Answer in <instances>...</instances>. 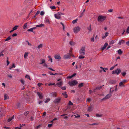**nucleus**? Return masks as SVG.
<instances>
[{"mask_svg": "<svg viewBox=\"0 0 129 129\" xmlns=\"http://www.w3.org/2000/svg\"><path fill=\"white\" fill-rule=\"evenodd\" d=\"M106 17L102 15L99 16L98 18V20L99 22H103L106 19Z\"/></svg>", "mask_w": 129, "mask_h": 129, "instance_id": "f257e3e1", "label": "nucleus"}, {"mask_svg": "<svg viewBox=\"0 0 129 129\" xmlns=\"http://www.w3.org/2000/svg\"><path fill=\"white\" fill-rule=\"evenodd\" d=\"M121 72V70L119 68L117 69L115 71H113L112 72V73L114 74H116L117 75H118Z\"/></svg>", "mask_w": 129, "mask_h": 129, "instance_id": "f03ea898", "label": "nucleus"}, {"mask_svg": "<svg viewBox=\"0 0 129 129\" xmlns=\"http://www.w3.org/2000/svg\"><path fill=\"white\" fill-rule=\"evenodd\" d=\"M78 83V82L76 80L72 81L71 82H69V85L71 86L74 85H75Z\"/></svg>", "mask_w": 129, "mask_h": 129, "instance_id": "7ed1b4c3", "label": "nucleus"}, {"mask_svg": "<svg viewBox=\"0 0 129 129\" xmlns=\"http://www.w3.org/2000/svg\"><path fill=\"white\" fill-rule=\"evenodd\" d=\"M80 54L83 55L85 54V50L84 47H83L81 48V49L80 51Z\"/></svg>", "mask_w": 129, "mask_h": 129, "instance_id": "20e7f679", "label": "nucleus"}, {"mask_svg": "<svg viewBox=\"0 0 129 129\" xmlns=\"http://www.w3.org/2000/svg\"><path fill=\"white\" fill-rule=\"evenodd\" d=\"M80 28L78 26L74 28V31L75 33H77L80 30Z\"/></svg>", "mask_w": 129, "mask_h": 129, "instance_id": "39448f33", "label": "nucleus"}, {"mask_svg": "<svg viewBox=\"0 0 129 129\" xmlns=\"http://www.w3.org/2000/svg\"><path fill=\"white\" fill-rule=\"evenodd\" d=\"M71 54L70 53H68L64 55L63 58L65 59H67L68 58H70Z\"/></svg>", "mask_w": 129, "mask_h": 129, "instance_id": "423d86ee", "label": "nucleus"}, {"mask_svg": "<svg viewBox=\"0 0 129 129\" xmlns=\"http://www.w3.org/2000/svg\"><path fill=\"white\" fill-rule=\"evenodd\" d=\"M112 96V94L111 93H109L108 94H107L106 96L103 99H102V100H106L108 99H109Z\"/></svg>", "mask_w": 129, "mask_h": 129, "instance_id": "0eeeda50", "label": "nucleus"}, {"mask_svg": "<svg viewBox=\"0 0 129 129\" xmlns=\"http://www.w3.org/2000/svg\"><path fill=\"white\" fill-rule=\"evenodd\" d=\"M61 100V98L60 97H59L55 99V100L54 101V102L55 103H59L60 102Z\"/></svg>", "mask_w": 129, "mask_h": 129, "instance_id": "6e6552de", "label": "nucleus"}, {"mask_svg": "<svg viewBox=\"0 0 129 129\" xmlns=\"http://www.w3.org/2000/svg\"><path fill=\"white\" fill-rule=\"evenodd\" d=\"M45 23H50V21L49 20V18L48 17H46L44 20Z\"/></svg>", "mask_w": 129, "mask_h": 129, "instance_id": "1a4fd4ad", "label": "nucleus"}, {"mask_svg": "<svg viewBox=\"0 0 129 129\" xmlns=\"http://www.w3.org/2000/svg\"><path fill=\"white\" fill-rule=\"evenodd\" d=\"M54 16L56 18L58 19H60L61 18L60 14L58 13L55 14Z\"/></svg>", "mask_w": 129, "mask_h": 129, "instance_id": "9d476101", "label": "nucleus"}, {"mask_svg": "<svg viewBox=\"0 0 129 129\" xmlns=\"http://www.w3.org/2000/svg\"><path fill=\"white\" fill-rule=\"evenodd\" d=\"M37 94L38 96L40 99H42L43 98V95L42 94L39 92H37Z\"/></svg>", "mask_w": 129, "mask_h": 129, "instance_id": "9b49d317", "label": "nucleus"}, {"mask_svg": "<svg viewBox=\"0 0 129 129\" xmlns=\"http://www.w3.org/2000/svg\"><path fill=\"white\" fill-rule=\"evenodd\" d=\"M102 88V86H98V87H96L93 90V91L94 92H96V90H100V89H101Z\"/></svg>", "mask_w": 129, "mask_h": 129, "instance_id": "f8f14e48", "label": "nucleus"}, {"mask_svg": "<svg viewBox=\"0 0 129 129\" xmlns=\"http://www.w3.org/2000/svg\"><path fill=\"white\" fill-rule=\"evenodd\" d=\"M22 12H20L19 14V16H20L21 15H23V14H24L25 13V10L24 9H23L22 10Z\"/></svg>", "mask_w": 129, "mask_h": 129, "instance_id": "ddd939ff", "label": "nucleus"}, {"mask_svg": "<svg viewBox=\"0 0 129 129\" xmlns=\"http://www.w3.org/2000/svg\"><path fill=\"white\" fill-rule=\"evenodd\" d=\"M93 107L91 106H90L88 108V111L89 112L93 110Z\"/></svg>", "mask_w": 129, "mask_h": 129, "instance_id": "4468645a", "label": "nucleus"}, {"mask_svg": "<svg viewBox=\"0 0 129 129\" xmlns=\"http://www.w3.org/2000/svg\"><path fill=\"white\" fill-rule=\"evenodd\" d=\"M36 27H34L31 28L27 30V31H31V32H33V30L36 29Z\"/></svg>", "mask_w": 129, "mask_h": 129, "instance_id": "2eb2a0df", "label": "nucleus"}, {"mask_svg": "<svg viewBox=\"0 0 129 129\" xmlns=\"http://www.w3.org/2000/svg\"><path fill=\"white\" fill-rule=\"evenodd\" d=\"M125 42L124 40H122L120 41L118 44L119 45H121L122 44H124L125 43Z\"/></svg>", "mask_w": 129, "mask_h": 129, "instance_id": "dca6fc26", "label": "nucleus"}, {"mask_svg": "<svg viewBox=\"0 0 129 129\" xmlns=\"http://www.w3.org/2000/svg\"><path fill=\"white\" fill-rule=\"evenodd\" d=\"M109 35V33L108 32H106L105 35L104 36H103L102 37V38L103 39H104L105 38H106Z\"/></svg>", "mask_w": 129, "mask_h": 129, "instance_id": "f3484780", "label": "nucleus"}, {"mask_svg": "<svg viewBox=\"0 0 129 129\" xmlns=\"http://www.w3.org/2000/svg\"><path fill=\"white\" fill-rule=\"evenodd\" d=\"M4 100H6L9 98V96L7 94L5 93L4 95Z\"/></svg>", "mask_w": 129, "mask_h": 129, "instance_id": "a211bd4d", "label": "nucleus"}, {"mask_svg": "<svg viewBox=\"0 0 129 129\" xmlns=\"http://www.w3.org/2000/svg\"><path fill=\"white\" fill-rule=\"evenodd\" d=\"M55 59H60L61 58L59 55H55Z\"/></svg>", "mask_w": 129, "mask_h": 129, "instance_id": "6ab92c4d", "label": "nucleus"}, {"mask_svg": "<svg viewBox=\"0 0 129 129\" xmlns=\"http://www.w3.org/2000/svg\"><path fill=\"white\" fill-rule=\"evenodd\" d=\"M40 61H41V62L40 63V64H42L43 63H44L45 62V61L44 59H41Z\"/></svg>", "mask_w": 129, "mask_h": 129, "instance_id": "aec40b11", "label": "nucleus"}, {"mask_svg": "<svg viewBox=\"0 0 129 129\" xmlns=\"http://www.w3.org/2000/svg\"><path fill=\"white\" fill-rule=\"evenodd\" d=\"M62 84V82L61 81L60 82L57 84V86H58L59 87H60V86H61Z\"/></svg>", "mask_w": 129, "mask_h": 129, "instance_id": "412c9836", "label": "nucleus"}, {"mask_svg": "<svg viewBox=\"0 0 129 129\" xmlns=\"http://www.w3.org/2000/svg\"><path fill=\"white\" fill-rule=\"evenodd\" d=\"M14 118V115H13L12 117L10 118L8 120V122H10L12 119Z\"/></svg>", "mask_w": 129, "mask_h": 129, "instance_id": "4be33fe9", "label": "nucleus"}, {"mask_svg": "<svg viewBox=\"0 0 129 129\" xmlns=\"http://www.w3.org/2000/svg\"><path fill=\"white\" fill-rule=\"evenodd\" d=\"M62 94L64 96V97L66 98L68 97L67 94L66 93V92H65L62 93Z\"/></svg>", "mask_w": 129, "mask_h": 129, "instance_id": "5701e85b", "label": "nucleus"}, {"mask_svg": "<svg viewBox=\"0 0 129 129\" xmlns=\"http://www.w3.org/2000/svg\"><path fill=\"white\" fill-rule=\"evenodd\" d=\"M51 95L52 96L54 97H56V94L55 92H52L51 93Z\"/></svg>", "mask_w": 129, "mask_h": 129, "instance_id": "b1692460", "label": "nucleus"}, {"mask_svg": "<svg viewBox=\"0 0 129 129\" xmlns=\"http://www.w3.org/2000/svg\"><path fill=\"white\" fill-rule=\"evenodd\" d=\"M28 52H26L25 53L24 56V58H25L27 57L28 56Z\"/></svg>", "mask_w": 129, "mask_h": 129, "instance_id": "393cba45", "label": "nucleus"}, {"mask_svg": "<svg viewBox=\"0 0 129 129\" xmlns=\"http://www.w3.org/2000/svg\"><path fill=\"white\" fill-rule=\"evenodd\" d=\"M84 85V83H81L79 84L78 85L79 87L81 88Z\"/></svg>", "mask_w": 129, "mask_h": 129, "instance_id": "a878e982", "label": "nucleus"}, {"mask_svg": "<svg viewBox=\"0 0 129 129\" xmlns=\"http://www.w3.org/2000/svg\"><path fill=\"white\" fill-rule=\"evenodd\" d=\"M87 28L88 30L89 31L88 32L89 33L90 32V31H91V26L90 24V25L89 27H87Z\"/></svg>", "mask_w": 129, "mask_h": 129, "instance_id": "bb28decb", "label": "nucleus"}, {"mask_svg": "<svg viewBox=\"0 0 129 129\" xmlns=\"http://www.w3.org/2000/svg\"><path fill=\"white\" fill-rule=\"evenodd\" d=\"M44 25L43 24H40L36 25V26L37 27H41L44 26Z\"/></svg>", "mask_w": 129, "mask_h": 129, "instance_id": "cd10ccee", "label": "nucleus"}, {"mask_svg": "<svg viewBox=\"0 0 129 129\" xmlns=\"http://www.w3.org/2000/svg\"><path fill=\"white\" fill-rule=\"evenodd\" d=\"M118 52L119 54H121L122 53V51L121 49H119L118 50Z\"/></svg>", "mask_w": 129, "mask_h": 129, "instance_id": "c85d7f7f", "label": "nucleus"}, {"mask_svg": "<svg viewBox=\"0 0 129 129\" xmlns=\"http://www.w3.org/2000/svg\"><path fill=\"white\" fill-rule=\"evenodd\" d=\"M116 41H115V40H112L110 43V44H114L115 43V42H116Z\"/></svg>", "mask_w": 129, "mask_h": 129, "instance_id": "c756f323", "label": "nucleus"}, {"mask_svg": "<svg viewBox=\"0 0 129 129\" xmlns=\"http://www.w3.org/2000/svg\"><path fill=\"white\" fill-rule=\"evenodd\" d=\"M15 66L14 63H13L12 66H10L9 67V69L11 70L12 68H15Z\"/></svg>", "mask_w": 129, "mask_h": 129, "instance_id": "7c9ffc66", "label": "nucleus"}, {"mask_svg": "<svg viewBox=\"0 0 129 129\" xmlns=\"http://www.w3.org/2000/svg\"><path fill=\"white\" fill-rule=\"evenodd\" d=\"M27 27V23H26L24 24V25L23 28L24 29H25Z\"/></svg>", "mask_w": 129, "mask_h": 129, "instance_id": "2f4dec72", "label": "nucleus"}, {"mask_svg": "<svg viewBox=\"0 0 129 129\" xmlns=\"http://www.w3.org/2000/svg\"><path fill=\"white\" fill-rule=\"evenodd\" d=\"M25 78L28 79L30 80H31V79L30 78V77L28 75H26L25 76Z\"/></svg>", "mask_w": 129, "mask_h": 129, "instance_id": "473e14b6", "label": "nucleus"}, {"mask_svg": "<svg viewBox=\"0 0 129 129\" xmlns=\"http://www.w3.org/2000/svg\"><path fill=\"white\" fill-rule=\"evenodd\" d=\"M78 20V19H77L74 20H73L72 21V23H73V24H75L76 23L77 21Z\"/></svg>", "mask_w": 129, "mask_h": 129, "instance_id": "72a5a7b5", "label": "nucleus"}, {"mask_svg": "<svg viewBox=\"0 0 129 129\" xmlns=\"http://www.w3.org/2000/svg\"><path fill=\"white\" fill-rule=\"evenodd\" d=\"M18 27V26L16 25L12 29L13 30H14L17 29V27Z\"/></svg>", "mask_w": 129, "mask_h": 129, "instance_id": "f704fd0d", "label": "nucleus"}, {"mask_svg": "<svg viewBox=\"0 0 129 129\" xmlns=\"http://www.w3.org/2000/svg\"><path fill=\"white\" fill-rule=\"evenodd\" d=\"M11 39V38L10 37V36H9L5 40V41H7L10 40Z\"/></svg>", "mask_w": 129, "mask_h": 129, "instance_id": "c9c22d12", "label": "nucleus"}, {"mask_svg": "<svg viewBox=\"0 0 129 129\" xmlns=\"http://www.w3.org/2000/svg\"><path fill=\"white\" fill-rule=\"evenodd\" d=\"M41 127V125H40L35 127L36 129H38L40 128Z\"/></svg>", "mask_w": 129, "mask_h": 129, "instance_id": "e433bc0d", "label": "nucleus"}, {"mask_svg": "<svg viewBox=\"0 0 129 129\" xmlns=\"http://www.w3.org/2000/svg\"><path fill=\"white\" fill-rule=\"evenodd\" d=\"M96 116L97 117H101L102 116V114H96Z\"/></svg>", "mask_w": 129, "mask_h": 129, "instance_id": "4c0bfd02", "label": "nucleus"}, {"mask_svg": "<svg viewBox=\"0 0 129 129\" xmlns=\"http://www.w3.org/2000/svg\"><path fill=\"white\" fill-rule=\"evenodd\" d=\"M50 100V99L49 98H47L46 99V101H45V103H47Z\"/></svg>", "mask_w": 129, "mask_h": 129, "instance_id": "58836bf2", "label": "nucleus"}, {"mask_svg": "<svg viewBox=\"0 0 129 129\" xmlns=\"http://www.w3.org/2000/svg\"><path fill=\"white\" fill-rule=\"evenodd\" d=\"M85 58V57L84 56L80 55L79 56L78 58L79 59L84 58Z\"/></svg>", "mask_w": 129, "mask_h": 129, "instance_id": "ea45409f", "label": "nucleus"}, {"mask_svg": "<svg viewBox=\"0 0 129 129\" xmlns=\"http://www.w3.org/2000/svg\"><path fill=\"white\" fill-rule=\"evenodd\" d=\"M20 81L22 84H24L25 82L23 79H21L20 80Z\"/></svg>", "mask_w": 129, "mask_h": 129, "instance_id": "a19ab883", "label": "nucleus"}, {"mask_svg": "<svg viewBox=\"0 0 129 129\" xmlns=\"http://www.w3.org/2000/svg\"><path fill=\"white\" fill-rule=\"evenodd\" d=\"M42 44H40L39 45L38 47V49H39L40 48H41L42 47Z\"/></svg>", "mask_w": 129, "mask_h": 129, "instance_id": "79ce46f5", "label": "nucleus"}, {"mask_svg": "<svg viewBox=\"0 0 129 129\" xmlns=\"http://www.w3.org/2000/svg\"><path fill=\"white\" fill-rule=\"evenodd\" d=\"M4 52V50H3L2 51L0 54V57L1 56H3L4 55L2 53Z\"/></svg>", "mask_w": 129, "mask_h": 129, "instance_id": "37998d69", "label": "nucleus"}, {"mask_svg": "<svg viewBox=\"0 0 129 129\" xmlns=\"http://www.w3.org/2000/svg\"><path fill=\"white\" fill-rule=\"evenodd\" d=\"M70 44L71 45H74V43L72 41H70Z\"/></svg>", "mask_w": 129, "mask_h": 129, "instance_id": "c03bdc74", "label": "nucleus"}, {"mask_svg": "<svg viewBox=\"0 0 129 129\" xmlns=\"http://www.w3.org/2000/svg\"><path fill=\"white\" fill-rule=\"evenodd\" d=\"M44 14V12L43 11H42L40 13V15L42 16Z\"/></svg>", "mask_w": 129, "mask_h": 129, "instance_id": "a18cd8bd", "label": "nucleus"}, {"mask_svg": "<svg viewBox=\"0 0 129 129\" xmlns=\"http://www.w3.org/2000/svg\"><path fill=\"white\" fill-rule=\"evenodd\" d=\"M124 83H123V82H121L119 83V85L120 86H122V85Z\"/></svg>", "mask_w": 129, "mask_h": 129, "instance_id": "49530a36", "label": "nucleus"}, {"mask_svg": "<svg viewBox=\"0 0 129 129\" xmlns=\"http://www.w3.org/2000/svg\"><path fill=\"white\" fill-rule=\"evenodd\" d=\"M50 8L52 9H55L56 8L55 7V6H51L50 7Z\"/></svg>", "mask_w": 129, "mask_h": 129, "instance_id": "de8ad7c7", "label": "nucleus"}, {"mask_svg": "<svg viewBox=\"0 0 129 129\" xmlns=\"http://www.w3.org/2000/svg\"><path fill=\"white\" fill-rule=\"evenodd\" d=\"M91 41L92 42H94V37H93L91 38Z\"/></svg>", "mask_w": 129, "mask_h": 129, "instance_id": "09e8293b", "label": "nucleus"}, {"mask_svg": "<svg viewBox=\"0 0 129 129\" xmlns=\"http://www.w3.org/2000/svg\"><path fill=\"white\" fill-rule=\"evenodd\" d=\"M98 123H92L91 124H90V125H98Z\"/></svg>", "mask_w": 129, "mask_h": 129, "instance_id": "8fccbe9b", "label": "nucleus"}, {"mask_svg": "<svg viewBox=\"0 0 129 129\" xmlns=\"http://www.w3.org/2000/svg\"><path fill=\"white\" fill-rule=\"evenodd\" d=\"M116 82V81L115 80H112V81H111L110 82L111 83L113 84L114 83H115Z\"/></svg>", "mask_w": 129, "mask_h": 129, "instance_id": "3c124183", "label": "nucleus"}, {"mask_svg": "<svg viewBox=\"0 0 129 129\" xmlns=\"http://www.w3.org/2000/svg\"><path fill=\"white\" fill-rule=\"evenodd\" d=\"M108 43H106L104 45V46L106 47L108 46Z\"/></svg>", "mask_w": 129, "mask_h": 129, "instance_id": "603ef678", "label": "nucleus"}, {"mask_svg": "<svg viewBox=\"0 0 129 129\" xmlns=\"http://www.w3.org/2000/svg\"><path fill=\"white\" fill-rule=\"evenodd\" d=\"M126 32L128 34L129 33V26L127 27L126 30Z\"/></svg>", "mask_w": 129, "mask_h": 129, "instance_id": "864d4df0", "label": "nucleus"}, {"mask_svg": "<svg viewBox=\"0 0 129 129\" xmlns=\"http://www.w3.org/2000/svg\"><path fill=\"white\" fill-rule=\"evenodd\" d=\"M122 75L123 76H124L126 74V73L125 72H124L123 73H122Z\"/></svg>", "mask_w": 129, "mask_h": 129, "instance_id": "5fc2aeb1", "label": "nucleus"}, {"mask_svg": "<svg viewBox=\"0 0 129 129\" xmlns=\"http://www.w3.org/2000/svg\"><path fill=\"white\" fill-rule=\"evenodd\" d=\"M117 86H118L117 85H116L115 86V91H117L118 90Z\"/></svg>", "mask_w": 129, "mask_h": 129, "instance_id": "6e6d98bb", "label": "nucleus"}, {"mask_svg": "<svg viewBox=\"0 0 129 129\" xmlns=\"http://www.w3.org/2000/svg\"><path fill=\"white\" fill-rule=\"evenodd\" d=\"M43 66L44 67H45L46 68L48 67V66L47 65V64L45 63H44V64L43 65Z\"/></svg>", "mask_w": 129, "mask_h": 129, "instance_id": "4d7b16f0", "label": "nucleus"}, {"mask_svg": "<svg viewBox=\"0 0 129 129\" xmlns=\"http://www.w3.org/2000/svg\"><path fill=\"white\" fill-rule=\"evenodd\" d=\"M29 114L28 112H25L24 115L25 116H26L28 114Z\"/></svg>", "mask_w": 129, "mask_h": 129, "instance_id": "13d9d810", "label": "nucleus"}, {"mask_svg": "<svg viewBox=\"0 0 129 129\" xmlns=\"http://www.w3.org/2000/svg\"><path fill=\"white\" fill-rule=\"evenodd\" d=\"M69 105H73V103L71 101H69Z\"/></svg>", "mask_w": 129, "mask_h": 129, "instance_id": "bf43d9fd", "label": "nucleus"}, {"mask_svg": "<svg viewBox=\"0 0 129 129\" xmlns=\"http://www.w3.org/2000/svg\"><path fill=\"white\" fill-rule=\"evenodd\" d=\"M52 124H49L48 125V126L49 127H51L52 126Z\"/></svg>", "mask_w": 129, "mask_h": 129, "instance_id": "052dcab7", "label": "nucleus"}, {"mask_svg": "<svg viewBox=\"0 0 129 129\" xmlns=\"http://www.w3.org/2000/svg\"><path fill=\"white\" fill-rule=\"evenodd\" d=\"M113 11V9H111L109 10L108 11L109 12H111Z\"/></svg>", "mask_w": 129, "mask_h": 129, "instance_id": "680f3d73", "label": "nucleus"}, {"mask_svg": "<svg viewBox=\"0 0 129 129\" xmlns=\"http://www.w3.org/2000/svg\"><path fill=\"white\" fill-rule=\"evenodd\" d=\"M83 15V12H82L80 14V15L79 16V17H81Z\"/></svg>", "mask_w": 129, "mask_h": 129, "instance_id": "e2e57ef3", "label": "nucleus"}, {"mask_svg": "<svg viewBox=\"0 0 129 129\" xmlns=\"http://www.w3.org/2000/svg\"><path fill=\"white\" fill-rule=\"evenodd\" d=\"M26 42L27 43V44L28 45L30 46L31 45V44L29 43V42L28 41H26Z\"/></svg>", "mask_w": 129, "mask_h": 129, "instance_id": "0e129e2a", "label": "nucleus"}, {"mask_svg": "<svg viewBox=\"0 0 129 129\" xmlns=\"http://www.w3.org/2000/svg\"><path fill=\"white\" fill-rule=\"evenodd\" d=\"M40 13V11H38L37 13L35 14L36 16L37 15Z\"/></svg>", "mask_w": 129, "mask_h": 129, "instance_id": "69168bd1", "label": "nucleus"}, {"mask_svg": "<svg viewBox=\"0 0 129 129\" xmlns=\"http://www.w3.org/2000/svg\"><path fill=\"white\" fill-rule=\"evenodd\" d=\"M20 106V104L19 103H18L17 104V106L18 108H19V107Z\"/></svg>", "mask_w": 129, "mask_h": 129, "instance_id": "338daca9", "label": "nucleus"}, {"mask_svg": "<svg viewBox=\"0 0 129 129\" xmlns=\"http://www.w3.org/2000/svg\"><path fill=\"white\" fill-rule=\"evenodd\" d=\"M17 35V34L16 33H15V34H13V35H12V37H14L16 36Z\"/></svg>", "mask_w": 129, "mask_h": 129, "instance_id": "774afa93", "label": "nucleus"}]
</instances>
